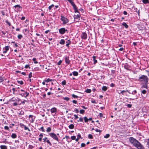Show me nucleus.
Segmentation results:
<instances>
[{
	"label": "nucleus",
	"mask_w": 149,
	"mask_h": 149,
	"mask_svg": "<svg viewBox=\"0 0 149 149\" xmlns=\"http://www.w3.org/2000/svg\"><path fill=\"white\" fill-rule=\"evenodd\" d=\"M17 37L19 39H20L22 37V35L19 34L18 36Z\"/></svg>",
	"instance_id": "obj_33"
},
{
	"label": "nucleus",
	"mask_w": 149,
	"mask_h": 149,
	"mask_svg": "<svg viewBox=\"0 0 149 149\" xmlns=\"http://www.w3.org/2000/svg\"><path fill=\"white\" fill-rule=\"evenodd\" d=\"M67 30L65 29L64 28H61L59 29V31L60 33L62 34H64L66 31H67Z\"/></svg>",
	"instance_id": "obj_4"
},
{
	"label": "nucleus",
	"mask_w": 149,
	"mask_h": 149,
	"mask_svg": "<svg viewBox=\"0 0 149 149\" xmlns=\"http://www.w3.org/2000/svg\"><path fill=\"white\" fill-rule=\"evenodd\" d=\"M66 81L65 80L63 81L62 82V84L63 85H65L66 84Z\"/></svg>",
	"instance_id": "obj_39"
},
{
	"label": "nucleus",
	"mask_w": 149,
	"mask_h": 149,
	"mask_svg": "<svg viewBox=\"0 0 149 149\" xmlns=\"http://www.w3.org/2000/svg\"><path fill=\"white\" fill-rule=\"evenodd\" d=\"M29 67V65H26L25 66V68H27Z\"/></svg>",
	"instance_id": "obj_64"
},
{
	"label": "nucleus",
	"mask_w": 149,
	"mask_h": 149,
	"mask_svg": "<svg viewBox=\"0 0 149 149\" xmlns=\"http://www.w3.org/2000/svg\"><path fill=\"white\" fill-rule=\"evenodd\" d=\"M46 141L47 143H49L50 146H51L52 145V144H51V142H50V141H49V140H48V139L47 140H46Z\"/></svg>",
	"instance_id": "obj_38"
},
{
	"label": "nucleus",
	"mask_w": 149,
	"mask_h": 149,
	"mask_svg": "<svg viewBox=\"0 0 149 149\" xmlns=\"http://www.w3.org/2000/svg\"><path fill=\"white\" fill-rule=\"evenodd\" d=\"M74 18L75 19H79L80 18L79 15L78 14L77 15H74Z\"/></svg>",
	"instance_id": "obj_14"
},
{
	"label": "nucleus",
	"mask_w": 149,
	"mask_h": 149,
	"mask_svg": "<svg viewBox=\"0 0 149 149\" xmlns=\"http://www.w3.org/2000/svg\"><path fill=\"white\" fill-rule=\"evenodd\" d=\"M146 91L145 90H143L141 91L142 93L144 94H146Z\"/></svg>",
	"instance_id": "obj_42"
},
{
	"label": "nucleus",
	"mask_w": 149,
	"mask_h": 149,
	"mask_svg": "<svg viewBox=\"0 0 149 149\" xmlns=\"http://www.w3.org/2000/svg\"><path fill=\"white\" fill-rule=\"evenodd\" d=\"M0 147L1 149H7V147L5 145H1Z\"/></svg>",
	"instance_id": "obj_12"
},
{
	"label": "nucleus",
	"mask_w": 149,
	"mask_h": 149,
	"mask_svg": "<svg viewBox=\"0 0 149 149\" xmlns=\"http://www.w3.org/2000/svg\"><path fill=\"white\" fill-rule=\"evenodd\" d=\"M129 140L130 143L134 146H135L139 142L137 140L132 137H130Z\"/></svg>",
	"instance_id": "obj_2"
},
{
	"label": "nucleus",
	"mask_w": 149,
	"mask_h": 149,
	"mask_svg": "<svg viewBox=\"0 0 149 149\" xmlns=\"http://www.w3.org/2000/svg\"><path fill=\"white\" fill-rule=\"evenodd\" d=\"M39 136L40 137L39 138V141H42V138L43 136V135L42 134H40L39 135Z\"/></svg>",
	"instance_id": "obj_15"
},
{
	"label": "nucleus",
	"mask_w": 149,
	"mask_h": 149,
	"mask_svg": "<svg viewBox=\"0 0 149 149\" xmlns=\"http://www.w3.org/2000/svg\"><path fill=\"white\" fill-rule=\"evenodd\" d=\"M68 127L70 129H72L74 128V126L73 124H71L69 125Z\"/></svg>",
	"instance_id": "obj_17"
},
{
	"label": "nucleus",
	"mask_w": 149,
	"mask_h": 149,
	"mask_svg": "<svg viewBox=\"0 0 149 149\" xmlns=\"http://www.w3.org/2000/svg\"><path fill=\"white\" fill-rule=\"evenodd\" d=\"M95 131L97 132H101V131H100V130H98L97 129H96L95 130Z\"/></svg>",
	"instance_id": "obj_59"
},
{
	"label": "nucleus",
	"mask_w": 149,
	"mask_h": 149,
	"mask_svg": "<svg viewBox=\"0 0 149 149\" xmlns=\"http://www.w3.org/2000/svg\"><path fill=\"white\" fill-rule=\"evenodd\" d=\"M62 62V61L61 60H60L57 63V64L58 65H61V63Z\"/></svg>",
	"instance_id": "obj_48"
},
{
	"label": "nucleus",
	"mask_w": 149,
	"mask_h": 149,
	"mask_svg": "<svg viewBox=\"0 0 149 149\" xmlns=\"http://www.w3.org/2000/svg\"><path fill=\"white\" fill-rule=\"evenodd\" d=\"M52 81V79H47V80L45 81L46 82H49Z\"/></svg>",
	"instance_id": "obj_45"
},
{
	"label": "nucleus",
	"mask_w": 149,
	"mask_h": 149,
	"mask_svg": "<svg viewBox=\"0 0 149 149\" xmlns=\"http://www.w3.org/2000/svg\"><path fill=\"white\" fill-rule=\"evenodd\" d=\"M83 121V118H80L79 119L77 120V122H82Z\"/></svg>",
	"instance_id": "obj_28"
},
{
	"label": "nucleus",
	"mask_w": 149,
	"mask_h": 149,
	"mask_svg": "<svg viewBox=\"0 0 149 149\" xmlns=\"http://www.w3.org/2000/svg\"><path fill=\"white\" fill-rule=\"evenodd\" d=\"M61 20L63 21L64 24H65L68 22V19L64 17H61Z\"/></svg>",
	"instance_id": "obj_5"
},
{
	"label": "nucleus",
	"mask_w": 149,
	"mask_h": 149,
	"mask_svg": "<svg viewBox=\"0 0 149 149\" xmlns=\"http://www.w3.org/2000/svg\"><path fill=\"white\" fill-rule=\"evenodd\" d=\"M88 137L89 139H92L93 138L92 135L91 134H89L88 135Z\"/></svg>",
	"instance_id": "obj_43"
},
{
	"label": "nucleus",
	"mask_w": 149,
	"mask_h": 149,
	"mask_svg": "<svg viewBox=\"0 0 149 149\" xmlns=\"http://www.w3.org/2000/svg\"><path fill=\"white\" fill-rule=\"evenodd\" d=\"M11 137L12 138L15 139L16 138L17 135L14 133H13L11 136Z\"/></svg>",
	"instance_id": "obj_16"
},
{
	"label": "nucleus",
	"mask_w": 149,
	"mask_h": 149,
	"mask_svg": "<svg viewBox=\"0 0 149 149\" xmlns=\"http://www.w3.org/2000/svg\"><path fill=\"white\" fill-rule=\"evenodd\" d=\"M84 110L83 109H81L80 111V113L81 114H83L84 113Z\"/></svg>",
	"instance_id": "obj_36"
},
{
	"label": "nucleus",
	"mask_w": 149,
	"mask_h": 149,
	"mask_svg": "<svg viewBox=\"0 0 149 149\" xmlns=\"http://www.w3.org/2000/svg\"><path fill=\"white\" fill-rule=\"evenodd\" d=\"M135 147L138 149H144V147L139 142Z\"/></svg>",
	"instance_id": "obj_6"
},
{
	"label": "nucleus",
	"mask_w": 149,
	"mask_h": 149,
	"mask_svg": "<svg viewBox=\"0 0 149 149\" xmlns=\"http://www.w3.org/2000/svg\"><path fill=\"white\" fill-rule=\"evenodd\" d=\"M54 5L53 4H52V5H51V6H49V10H50L53 7H54Z\"/></svg>",
	"instance_id": "obj_44"
},
{
	"label": "nucleus",
	"mask_w": 149,
	"mask_h": 149,
	"mask_svg": "<svg viewBox=\"0 0 149 149\" xmlns=\"http://www.w3.org/2000/svg\"><path fill=\"white\" fill-rule=\"evenodd\" d=\"M51 112L52 113H55L57 112V109L55 107H53L52 108L51 110H50Z\"/></svg>",
	"instance_id": "obj_10"
},
{
	"label": "nucleus",
	"mask_w": 149,
	"mask_h": 149,
	"mask_svg": "<svg viewBox=\"0 0 149 149\" xmlns=\"http://www.w3.org/2000/svg\"><path fill=\"white\" fill-rule=\"evenodd\" d=\"M74 76H77L78 73L77 72L74 71L72 72Z\"/></svg>",
	"instance_id": "obj_20"
},
{
	"label": "nucleus",
	"mask_w": 149,
	"mask_h": 149,
	"mask_svg": "<svg viewBox=\"0 0 149 149\" xmlns=\"http://www.w3.org/2000/svg\"><path fill=\"white\" fill-rule=\"evenodd\" d=\"M43 139L44 140L43 141L44 142H45L46 140L47 139V137H45V138H43Z\"/></svg>",
	"instance_id": "obj_58"
},
{
	"label": "nucleus",
	"mask_w": 149,
	"mask_h": 149,
	"mask_svg": "<svg viewBox=\"0 0 149 149\" xmlns=\"http://www.w3.org/2000/svg\"><path fill=\"white\" fill-rule=\"evenodd\" d=\"M109 136V134H106L104 136V137L105 138H107Z\"/></svg>",
	"instance_id": "obj_35"
},
{
	"label": "nucleus",
	"mask_w": 149,
	"mask_h": 149,
	"mask_svg": "<svg viewBox=\"0 0 149 149\" xmlns=\"http://www.w3.org/2000/svg\"><path fill=\"white\" fill-rule=\"evenodd\" d=\"M85 92L88 93H90L91 92V90L90 89H87L85 91Z\"/></svg>",
	"instance_id": "obj_26"
},
{
	"label": "nucleus",
	"mask_w": 149,
	"mask_h": 149,
	"mask_svg": "<svg viewBox=\"0 0 149 149\" xmlns=\"http://www.w3.org/2000/svg\"><path fill=\"white\" fill-rule=\"evenodd\" d=\"M127 107H128L129 108H130L131 107H132V105L131 104H127Z\"/></svg>",
	"instance_id": "obj_53"
},
{
	"label": "nucleus",
	"mask_w": 149,
	"mask_h": 149,
	"mask_svg": "<svg viewBox=\"0 0 149 149\" xmlns=\"http://www.w3.org/2000/svg\"><path fill=\"white\" fill-rule=\"evenodd\" d=\"M36 58H33V61H34V63H38V62L37 61H36Z\"/></svg>",
	"instance_id": "obj_37"
},
{
	"label": "nucleus",
	"mask_w": 149,
	"mask_h": 149,
	"mask_svg": "<svg viewBox=\"0 0 149 149\" xmlns=\"http://www.w3.org/2000/svg\"><path fill=\"white\" fill-rule=\"evenodd\" d=\"M84 119L85 123H87L88 121V118H87L85 116L84 117Z\"/></svg>",
	"instance_id": "obj_27"
},
{
	"label": "nucleus",
	"mask_w": 149,
	"mask_h": 149,
	"mask_svg": "<svg viewBox=\"0 0 149 149\" xmlns=\"http://www.w3.org/2000/svg\"><path fill=\"white\" fill-rule=\"evenodd\" d=\"M9 47L8 46H6L3 49L7 51L9 49Z\"/></svg>",
	"instance_id": "obj_31"
},
{
	"label": "nucleus",
	"mask_w": 149,
	"mask_h": 149,
	"mask_svg": "<svg viewBox=\"0 0 149 149\" xmlns=\"http://www.w3.org/2000/svg\"><path fill=\"white\" fill-rule=\"evenodd\" d=\"M123 14L124 15H126L127 14V13L126 11H124L123 12Z\"/></svg>",
	"instance_id": "obj_63"
},
{
	"label": "nucleus",
	"mask_w": 149,
	"mask_h": 149,
	"mask_svg": "<svg viewBox=\"0 0 149 149\" xmlns=\"http://www.w3.org/2000/svg\"><path fill=\"white\" fill-rule=\"evenodd\" d=\"M86 145L84 143H82L81 144V147H84Z\"/></svg>",
	"instance_id": "obj_52"
},
{
	"label": "nucleus",
	"mask_w": 149,
	"mask_h": 149,
	"mask_svg": "<svg viewBox=\"0 0 149 149\" xmlns=\"http://www.w3.org/2000/svg\"><path fill=\"white\" fill-rule=\"evenodd\" d=\"M122 25L125 26V28H127L128 27V26L127 24L125 22H123L122 23Z\"/></svg>",
	"instance_id": "obj_18"
},
{
	"label": "nucleus",
	"mask_w": 149,
	"mask_h": 149,
	"mask_svg": "<svg viewBox=\"0 0 149 149\" xmlns=\"http://www.w3.org/2000/svg\"><path fill=\"white\" fill-rule=\"evenodd\" d=\"M51 127H48L47 129L46 130V131L47 132H50L51 131Z\"/></svg>",
	"instance_id": "obj_29"
},
{
	"label": "nucleus",
	"mask_w": 149,
	"mask_h": 149,
	"mask_svg": "<svg viewBox=\"0 0 149 149\" xmlns=\"http://www.w3.org/2000/svg\"><path fill=\"white\" fill-rule=\"evenodd\" d=\"M142 1L144 4L149 3V1L148 0H142Z\"/></svg>",
	"instance_id": "obj_23"
},
{
	"label": "nucleus",
	"mask_w": 149,
	"mask_h": 149,
	"mask_svg": "<svg viewBox=\"0 0 149 149\" xmlns=\"http://www.w3.org/2000/svg\"><path fill=\"white\" fill-rule=\"evenodd\" d=\"M74 9V12L75 13L78 12V11L77 8H76V9Z\"/></svg>",
	"instance_id": "obj_60"
},
{
	"label": "nucleus",
	"mask_w": 149,
	"mask_h": 149,
	"mask_svg": "<svg viewBox=\"0 0 149 149\" xmlns=\"http://www.w3.org/2000/svg\"><path fill=\"white\" fill-rule=\"evenodd\" d=\"M126 92V91H120V92L119 93H122L123 95H124L125 93Z\"/></svg>",
	"instance_id": "obj_24"
},
{
	"label": "nucleus",
	"mask_w": 149,
	"mask_h": 149,
	"mask_svg": "<svg viewBox=\"0 0 149 149\" xmlns=\"http://www.w3.org/2000/svg\"><path fill=\"white\" fill-rule=\"evenodd\" d=\"M24 114V112L23 111L21 110L19 113V114L20 115H23Z\"/></svg>",
	"instance_id": "obj_34"
},
{
	"label": "nucleus",
	"mask_w": 149,
	"mask_h": 149,
	"mask_svg": "<svg viewBox=\"0 0 149 149\" xmlns=\"http://www.w3.org/2000/svg\"><path fill=\"white\" fill-rule=\"evenodd\" d=\"M23 126L24 127V128L25 130H28V128L26 126L24 125H23Z\"/></svg>",
	"instance_id": "obj_51"
},
{
	"label": "nucleus",
	"mask_w": 149,
	"mask_h": 149,
	"mask_svg": "<svg viewBox=\"0 0 149 149\" xmlns=\"http://www.w3.org/2000/svg\"><path fill=\"white\" fill-rule=\"evenodd\" d=\"M69 98L68 97H64L63 98V99L64 100H65L67 101H68L69 100Z\"/></svg>",
	"instance_id": "obj_32"
},
{
	"label": "nucleus",
	"mask_w": 149,
	"mask_h": 149,
	"mask_svg": "<svg viewBox=\"0 0 149 149\" xmlns=\"http://www.w3.org/2000/svg\"><path fill=\"white\" fill-rule=\"evenodd\" d=\"M95 57L96 56H93L94 64H95L97 62V60L95 59Z\"/></svg>",
	"instance_id": "obj_22"
},
{
	"label": "nucleus",
	"mask_w": 149,
	"mask_h": 149,
	"mask_svg": "<svg viewBox=\"0 0 149 149\" xmlns=\"http://www.w3.org/2000/svg\"><path fill=\"white\" fill-rule=\"evenodd\" d=\"M25 94V92H24V93H22L20 95L22 96V97L24 96Z\"/></svg>",
	"instance_id": "obj_62"
},
{
	"label": "nucleus",
	"mask_w": 149,
	"mask_h": 149,
	"mask_svg": "<svg viewBox=\"0 0 149 149\" xmlns=\"http://www.w3.org/2000/svg\"><path fill=\"white\" fill-rule=\"evenodd\" d=\"M74 118L75 119H77V118H79L78 117L77 115L75 114L74 115Z\"/></svg>",
	"instance_id": "obj_49"
},
{
	"label": "nucleus",
	"mask_w": 149,
	"mask_h": 149,
	"mask_svg": "<svg viewBox=\"0 0 149 149\" xmlns=\"http://www.w3.org/2000/svg\"><path fill=\"white\" fill-rule=\"evenodd\" d=\"M25 94H26V95L25 96V97H26L29 95V93L27 92H25Z\"/></svg>",
	"instance_id": "obj_57"
},
{
	"label": "nucleus",
	"mask_w": 149,
	"mask_h": 149,
	"mask_svg": "<svg viewBox=\"0 0 149 149\" xmlns=\"http://www.w3.org/2000/svg\"><path fill=\"white\" fill-rule=\"evenodd\" d=\"M66 46L67 47H68L70 43V41L69 40H68L67 42H66Z\"/></svg>",
	"instance_id": "obj_25"
},
{
	"label": "nucleus",
	"mask_w": 149,
	"mask_h": 149,
	"mask_svg": "<svg viewBox=\"0 0 149 149\" xmlns=\"http://www.w3.org/2000/svg\"><path fill=\"white\" fill-rule=\"evenodd\" d=\"M32 72H31L29 73V78H30L32 76Z\"/></svg>",
	"instance_id": "obj_46"
},
{
	"label": "nucleus",
	"mask_w": 149,
	"mask_h": 149,
	"mask_svg": "<svg viewBox=\"0 0 149 149\" xmlns=\"http://www.w3.org/2000/svg\"><path fill=\"white\" fill-rule=\"evenodd\" d=\"M124 67L125 69L127 70H130L131 69L130 66L127 63H125L124 65Z\"/></svg>",
	"instance_id": "obj_9"
},
{
	"label": "nucleus",
	"mask_w": 149,
	"mask_h": 149,
	"mask_svg": "<svg viewBox=\"0 0 149 149\" xmlns=\"http://www.w3.org/2000/svg\"><path fill=\"white\" fill-rule=\"evenodd\" d=\"M65 62L66 63L69 64L70 62V61L69 59L68 56H66L65 58Z\"/></svg>",
	"instance_id": "obj_11"
},
{
	"label": "nucleus",
	"mask_w": 149,
	"mask_h": 149,
	"mask_svg": "<svg viewBox=\"0 0 149 149\" xmlns=\"http://www.w3.org/2000/svg\"><path fill=\"white\" fill-rule=\"evenodd\" d=\"M29 118L31 119L30 120L31 122L33 123L35 117L32 115H30Z\"/></svg>",
	"instance_id": "obj_8"
},
{
	"label": "nucleus",
	"mask_w": 149,
	"mask_h": 149,
	"mask_svg": "<svg viewBox=\"0 0 149 149\" xmlns=\"http://www.w3.org/2000/svg\"><path fill=\"white\" fill-rule=\"evenodd\" d=\"M41 130L42 131V132H44V127L43 126L41 128H40V129H39V130Z\"/></svg>",
	"instance_id": "obj_54"
},
{
	"label": "nucleus",
	"mask_w": 149,
	"mask_h": 149,
	"mask_svg": "<svg viewBox=\"0 0 149 149\" xmlns=\"http://www.w3.org/2000/svg\"><path fill=\"white\" fill-rule=\"evenodd\" d=\"M72 102L74 104H76L77 102V101L75 100H73Z\"/></svg>",
	"instance_id": "obj_61"
},
{
	"label": "nucleus",
	"mask_w": 149,
	"mask_h": 149,
	"mask_svg": "<svg viewBox=\"0 0 149 149\" xmlns=\"http://www.w3.org/2000/svg\"><path fill=\"white\" fill-rule=\"evenodd\" d=\"M65 40L63 39H61V40L60 41V43L62 45H63L65 43Z\"/></svg>",
	"instance_id": "obj_21"
},
{
	"label": "nucleus",
	"mask_w": 149,
	"mask_h": 149,
	"mask_svg": "<svg viewBox=\"0 0 149 149\" xmlns=\"http://www.w3.org/2000/svg\"><path fill=\"white\" fill-rule=\"evenodd\" d=\"M49 136L53 138L54 139L58 141V138L57 137L56 135L54 133H50L49 134Z\"/></svg>",
	"instance_id": "obj_3"
},
{
	"label": "nucleus",
	"mask_w": 149,
	"mask_h": 149,
	"mask_svg": "<svg viewBox=\"0 0 149 149\" xmlns=\"http://www.w3.org/2000/svg\"><path fill=\"white\" fill-rule=\"evenodd\" d=\"M75 138H76V137L75 136H72L71 137V139L72 140L75 139Z\"/></svg>",
	"instance_id": "obj_47"
},
{
	"label": "nucleus",
	"mask_w": 149,
	"mask_h": 149,
	"mask_svg": "<svg viewBox=\"0 0 149 149\" xmlns=\"http://www.w3.org/2000/svg\"><path fill=\"white\" fill-rule=\"evenodd\" d=\"M142 87L144 88H147V84H145Z\"/></svg>",
	"instance_id": "obj_40"
},
{
	"label": "nucleus",
	"mask_w": 149,
	"mask_h": 149,
	"mask_svg": "<svg viewBox=\"0 0 149 149\" xmlns=\"http://www.w3.org/2000/svg\"><path fill=\"white\" fill-rule=\"evenodd\" d=\"M17 81L19 84L21 85H22L23 84V82L22 81L17 80Z\"/></svg>",
	"instance_id": "obj_30"
},
{
	"label": "nucleus",
	"mask_w": 149,
	"mask_h": 149,
	"mask_svg": "<svg viewBox=\"0 0 149 149\" xmlns=\"http://www.w3.org/2000/svg\"><path fill=\"white\" fill-rule=\"evenodd\" d=\"M4 129L6 130H8L9 129V127L8 126H6L4 127Z\"/></svg>",
	"instance_id": "obj_55"
},
{
	"label": "nucleus",
	"mask_w": 149,
	"mask_h": 149,
	"mask_svg": "<svg viewBox=\"0 0 149 149\" xmlns=\"http://www.w3.org/2000/svg\"><path fill=\"white\" fill-rule=\"evenodd\" d=\"M72 6H73L74 9H76V8H77V7L75 4Z\"/></svg>",
	"instance_id": "obj_50"
},
{
	"label": "nucleus",
	"mask_w": 149,
	"mask_h": 149,
	"mask_svg": "<svg viewBox=\"0 0 149 149\" xmlns=\"http://www.w3.org/2000/svg\"><path fill=\"white\" fill-rule=\"evenodd\" d=\"M72 96L74 98H77L78 97V96L74 94H72Z\"/></svg>",
	"instance_id": "obj_41"
},
{
	"label": "nucleus",
	"mask_w": 149,
	"mask_h": 149,
	"mask_svg": "<svg viewBox=\"0 0 149 149\" xmlns=\"http://www.w3.org/2000/svg\"><path fill=\"white\" fill-rule=\"evenodd\" d=\"M14 7H15V8H17V10H19V9L20 8L21 6L19 5H17L14 6Z\"/></svg>",
	"instance_id": "obj_19"
},
{
	"label": "nucleus",
	"mask_w": 149,
	"mask_h": 149,
	"mask_svg": "<svg viewBox=\"0 0 149 149\" xmlns=\"http://www.w3.org/2000/svg\"><path fill=\"white\" fill-rule=\"evenodd\" d=\"M81 37L82 39H86L87 38V34L85 32H83L82 33L81 35Z\"/></svg>",
	"instance_id": "obj_7"
},
{
	"label": "nucleus",
	"mask_w": 149,
	"mask_h": 149,
	"mask_svg": "<svg viewBox=\"0 0 149 149\" xmlns=\"http://www.w3.org/2000/svg\"><path fill=\"white\" fill-rule=\"evenodd\" d=\"M139 81L145 84H147L148 82V78L146 76L142 75L139 77Z\"/></svg>",
	"instance_id": "obj_1"
},
{
	"label": "nucleus",
	"mask_w": 149,
	"mask_h": 149,
	"mask_svg": "<svg viewBox=\"0 0 149 149\" xmlns=\"http://www.w3.org/2000/svg\"><path fill=\"white\" fill-rule=\"evenodd\" d=\"M74 110L77 113H78L79 112L78 110L76 108Z\"/></svg>",
	"instance_id": "obj_56"
},
{
	"label": "nucleus",
	"mask_w": 149,
	"mask_h": 149,
	"mask_svg": "<svg viewBox=\"0 0 149 149\" xmlns=\"http://www.w3.org/2000/svg\"><path fill=\"white\" fill-rule=\"evenodd\" d=\"M102 90L105 91L107 90V88L106 86H103L102 87Z\"/></svg>",
	"instance_id": "obj_13"
}]
</instances>
